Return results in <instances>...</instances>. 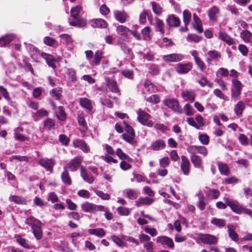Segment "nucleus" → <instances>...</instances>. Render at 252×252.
<instances>
[{"instance_id": "1", "label": "nucleus", "mask_w": 252, "mask_h": 252, "mask_svg": "<svg viewBox=\"0 0 252 252\" xmlns=\"http://www.w3.org/2000/svg\"><path fill=\"white\" fill-rule=\"evenodd\" d=\"M82 10V6L76 5L71 9V15L69 18V24L70 26L78 28H83L87 25L86 20L80 18V14Z\"/></svg>"}, {"instance_id": "2", "label": "nucleus", "mask_w": 252, "mask_h": 252, "mask_svg": "<svg viewBox=\"0 0 252 252\" xmlns=\"http://www.w3.org/2000/svg\"><path fill=\"white\" fill-rule=\"evenodd\" d=\"M137 120L142 125L149 127H152L153 126V122L151 120V116L145 111L138 109L137 111Z\"/></svg>"}, {"instance_id": "3", "label": "nucleus", "mask_w": 252, "mask_h": 252, "mask_svg": "<svg viewBox=\"0 0 252 252\" xmlns=\"http://www.w3.org/2000/svg\"><path fill=\"white\" fill-rule=\"evenodd\" d=\"M81 207L84 212L93 214H95L98 211L103 209L101 205H96L87 201L82 203Z\"/></svg>"}, {"instance_id": "4", "label": "nucleus", "mask_w": 252, "mask_h": 252, "mask_svg": "<svg viewBox=\"0 0 252 252\" xmlns=\"http://www.w3.org/2000/svg\"><path fill=\"white\" fill-rule=\"evenodd\" d=\"M224 200L234 213L238 215L242 213L244 206L241 205L238 201L228 197H224Z\"/></svg>"}, {"instance_id": "5", "label": "nucleus", "mask_w": 252, "mask_h": 252, "mask_svg": "<svg viewBox=\"0 0 252 252\" xmlns=\"http://www.w3.org/2000/svg\"><path fill=\"white\" fill-rule=\"evenodd\" d=\"M188 124L197 129H199L201 127L205 126V121L204 119L200 115H197L195 119L189 117L187 119Z\"/></svg>"}, {"instance_id": "6", "label": "nucleus", "mask_w": 252, "mask_h": 252, "mask_svg": "<svg viewBox=\"0 0 252 252\" xmlns=\"http://www.w3.org/2000/svg\"><path fill=\"white\" fill-rule=\"evenodd\" d=\"M197 236L198 240L205 244H216L218 240V238L217 237L209 234L200 233Z\"/></svg>"}, {"instance_id": "7", "label": "nucleus", "mask_w": 252, "mask_h": 252, "mask_svg": "<svg viewBox=\"0 0 252 252\" xmlns=\"http://www.w3.org/2000/svg\"><path fill=\"white\" fill-rule=\"evenodd\" d=\"M165 105L172 109L173 111L179 114L183 113V110L179 102L174 98L167 99L163 102Z\"/></svg>"}, {"instance_id": "8", "label": "nucleus", "mask_w": 252, "mask_h": 252, "mask_svg": "<svg viewBox=\"0 0 252 252\" xmlns=\"http://www.w3.org/2000/svg\"><path fill=\"white\" fill-rule=\"evenodd\" d=\"M83 160V157L82 156H79L74 158L72 159L66 166L67 168H69L71 171H76L78 167L80 166L82 161Z\"/></svg>"}, {"instance_id": "9", "label": "nucleus", "mask_w": 252, "mask_h": 252, "mask_svg": "<svg viewBox=\"0 0 252 252\" xmlns=\"http://www.w3.org/2000/svg\"><path fill=\"white\" fill-rule=\"evenodd\" d=\"M187 151L190 154L197 153L206 157L208 154V150L206 147L202 146H189L187 148Z\"/></svg>"}, {"instance_id": "10", "label": "nucleus", "mask_w": 252, "mask_h": 252, "mask_svg": "<svg viewBox=\"0 0 252 252\" xmlns=\"http://www.w3.org/2000/svg\"><path fill=\"white\" fill-rule=\"evenodd\" d=\"M164 61L168 62H178L181 61L184 58L183 55L181 54L173 53L163 56Z\"/></svg>"}, {"instance_id": "11", "label": "nucleus", "mask_w": 252, "mask_h": 252, "mask_svg": "<svg viewBox=\"0 0 252 252\" xmlns=\"http://www.w3.org/2000/svg\"><path fill=\"white\" fill-rule=\"evenodd\" d=\"M192 66V63H190L185 64L180 63L176 64L175 70L179 74H185L191 69Z\"/></svg>"}, {"instance_id": "12", "label": "nucleus", "mask_w": 252, "mask_h": 252, "mask_svg": "<svg viewBox=\"0 0 252 252\" xmlns=\"http://www.w3.org/2000/svg\"><path fill=\"white\" fill-rule=\"evenodd\" d=\"M55 161L53 158H42L39 160V164L48 171H51L55 164Z\"/></svg>"}, {"instance_id": "13", "label": "nucleus", "mask_w": 252, "mask_h": 252, "mask_svg": "<svg viewBox=\"0 0 252 252\" xmlns=\"http://www.w3.org/2000/svg\"><path fill=\"white\" fill-rule=\"evenodd\" d=\"M182 161L181 163V169L183 174L188 175L190 172V163L188 158L185 156L181 157Z\"/></svg>"}, {"instance_id": "14", "label": "nucleus", "mask_w": 252, "mask_h": 252, "mask_svg": "<svg viewBox=\"0 0 252 252\" xmlns=\"http://www.w3.org/2000/svg\"><path fill=\"white\" fill-rule=\"evenodd\" d=\"M114 16L115 19L121 23H125L128 18L127 14L123 10L114 11Z\"/></svg>"}, {"instance_id": "15", "label": "nucleus", "mask_w": 252, "mask_h": 252, "mask_svg": "<svg viewBox=\"0 0 252 252\" xmlns=\"http://www.w3.org/2000/svg\"><path fill=\"white\" fill-rule=\"evenodd\" d=\"M157 242L160 243L162 245H166L169 248L173 249L174 247V244L173 240L165 236L158 237L157 238Z\"/></svg>"}, {"instance_id": "16", "label": "nucleus", "mask_w": 252, "mask_h": 252, "mask_svg": "<svg viewBox=\"0 0 252 252\" xmlns=\"http://www.w3.org/2000/svg\"><path fill=\"white\" fill-rule=\"evenodd\" d=\"M73 145L75 148H80L84 153H88L90 151V147L83 140L75 139L73 141Z\"/></svg>"}, {"instance_id": "17", "label": "nucleus", "mask_w": 252, "mask_h": 252, "mask_svg": "<svg viewBox=\"0 0 252 252\" xmlns=\"http://www.w3.org/2000/svg\"><path fill=\"white\" fill-rule=\"evenodd\" d=\"M166 144L161 139H158L153 141L150 146L151 149L153 151H160L165 148Z\"/></svg>"}, {"instance_id": "18", "label": "nucleus", "mask_w": 252, "mask_h": 252, "mask_svg": "<svg viewBox=\"0 0 252 252\" xmlns=\"http://www.w3.org/2000/svg\"><path fill=\"white\" fill-rule=\"evenodd\" d=\"M41 56L46 61V63L49 66L54 69L56 67L55 63L56 60L52 55L43 52L41 53Z\"/></svg>"}, {"instance_id": "19", "label": "nucleus", "mask_w": 252, "mask_h": 252, "mask_svg": "<svg viewBox=\"0 0 252 252\" xmlns=\"http://www.w3.org/2000/svg\"><path fill=\"white\" fill-rule=\"evenodd\" d=\"M190 160L196 168L203 169L201 158L196 154H190Z\"/></svg>"}, {"instance_id": "20", "label": "nucleus", "mask_w": 252, "mask_h": 252, "mask_svg": "<svg viewBox=\"0 0 252 252\" xmlns=\"http://www.w3.org/2000/svg\"><path fill=\"white\" fill-rule=\"evenodd\" d=\"M34 225H32V231L34 236L37 240H40L42 237L41 223L39 221H35Z\"/></svg>"}, {"instance_id": "21", "label": "nucleus", "mask_w": 252, "mask_h": 252, "mask_svg": "<svg viewBox=\"0 0 252 252\" xmlns=\"http://www.w3.org/2000/svg\"><path fill=\"white\" fill-rule=\"evenodd\" d=\"M80 170L81 176L83 180L89 184H92L94 181V178L91 173L87 171L83 166L81 167Z\"/></svg>"}, {"instance_id": "22", "label": "nucleus", "mask_w": 252, "mask_h": 252, "mask_svg": "<svg viewBox=\"0 0 252 252\" xmlns=\"http://www.w3.org/2000/svg\"><path fill=\"white\" fill-rule=\"evenodd\" d=\"M123 194L130 199L134 200L137 198L139 193L135 189H127L123 191Z\"/></svg>"}, {"instance_id": "23", "label": "nucleus", "mask_w": 252, "mask_h": 252, "mask_svg": "<svg viewBox=\"0 0 252 252\" xmlns=\"http://www.w3.org/2000/svg\"><path fill=\"white\" fill-rule=\"evenodd\" d=\"M167 25L170 27H177L180 24L179 19L174 15H170L166 20Z\"/></svg>"}, {"instance_id": "24", "label": "nucleus", "mask_w": 252, "mask_h": 252, "mask_svg": "<svg viewBox=\"0 0 252 252\" xmlns=\"http://www.w3.org/2000/svg\"><path fill=\"white\" fill-rule=\"evenodd\" d=\"M219 38L221 40L226 43L229 45H233L235 44V41L231 37H230L225 32H220L218 33Z\"/></svg>"}, {"instance_id": "25", "label": "nucleus", "mask_w": 252, "mask_h": 252, "mask_svg": "<svg viewBox=\"0 0 252 252\" xmlns=\"http://www.w3.org/2000/svg\"><path fill=\"white\" fill-rule=\"evenodd\" d=\"M63 171L61 174V179L63 182L66 185H70L72 184L71 178L66 167H63Z\"/></svg>"}, {"instance_id": "26", "label": "nucleus", "mask_w": 252, "mask_h": 252, "mask_svg": "<svg viewBox=\"0 0 252 252\" xmlns=\"http://www.w3.org/2000/svg\"><path fill=\"white\" fill-rule=\"evenodd\" d=\"M92 26L94 28H106L108 26L107 23L102 19H93L91 21Z\"/></svg>"}, {"instance_id": "27", "label": "nucleus", "mask_w": 252, "mask_h": 252, "mask_svg": "<svg viewBox=\"0 0 252 252\" xmlns=\"http://www.w3.org/2000/svg\"><path fill=\"white\" fill-rule=\"evenodd\" d=\"M245 103L242 100L239 101L234 107V111L236 115L238 117L241 116L243 111L245 110Z\"/></svg>"}, {"instance_id": "28", "label": "nucleus", "mask_w": 252, "mask_h": 252, "mask_svg": "<svg viewBox=\"0 0 252 252\" xmlns=\"http://www.w3.org/2000/svg\"><path fill=\"white\" fill-rule=\"evenodd\" d=\"M88 232L90 235L96 236L98 237L102 238L106 235V232L102 228H96L94 229H90Z\"/></svg>"}, {"instance_id": "29", "label": "nucleus", "mask_w": 252, "mask_h": 252, "mask_svg": "<svg viewBox=\"0 0 252 252\" xmlns=\"http://www.w3.org/2000/svg\"><path fill=\"white\" fill-rule=\"evenodd\" d=\"M106 81L107 86L111 91L116 93L120 92V90L118 88L116 81L111 80L108 77L106 78Z\"/></svg>"}, {"instance_id": "30", "label": "nucleus", "mask_w": 252, "mask_h": 252, "mask_svg": "<svg viewBox=\"0 0 252 252\" xmlns=\"http://www.w3.org/2000/svg\"><path fill=\"white\" fill-rule=\"evenodd\" d=\"M154 201L153 199L148 197H140L136 202L135 205L138 207L142 205H149L152 204Z\"/></svg>"}, {"instance_id": "31", "label": "nucleus", "mask_w": 252, "mask_h": 252, "mask_svg": "<svg viewBox=\"0 0 252 252\" xmlns=\"http://www.w3.org/2000/svg\"><path fill=\"white\" fill-rule=\"evenodd\" d=\"M79 103L82 107L89 111H91L93 109L92 101L88 98H80Z\"/></svg>"}, {"instance_id": "32", "label": "nucleus", "mask_w": 252, "mask_h": 252, "mask_svg": "<svg viewBox=\"0 0 252 252\" xmlns=\"http://www.w3.org/2000/svg\"><path fill=\"white\" fill-rule=\"evenodd\" d=\"M156 31L158 32L162 35L165 33L164 24L163 22L158 18H155Z\"/></svg>"}, {"instance_id": "33", "label": "nucleus", "mask_w": 252, "mask_h": 252, "mask_svg": "<svg viewBox=\"0 0 252 252\" xmlns=\"http://www.w3.org/2000/svg\"><path fill=\"white\" fill-rule=\"evenodd\" d=\"M193 26L198 32L201 33L203 32V30L202 27L201 20L198 17L196 14H193V23H192Z\"/></svg>"}, {"instance_id": "34", "label": "nucleus", "mask_w": 252, "mask_h": 252, "mask_svg": "<svg viewBox=\"0 0 252 252\" xmlns=\"http://www.w3.org/2000/svg\"><path fill=\"white\" fill-rule=\"evenodd\" d=\"M17 242L22 247L26 249H31L32 246L29 244L28 241L22 238L20 235H17L15 236Z\"/></svg>"}, {"instance_id": "35", "label": "nucleus", "mask_w": 252, "mask_h": 252, "mask_svg": "<svg viewBox=\"0 0 252 252\" xmlns=\"http://www.w3.org/2000/svg\"><path fill=\"white\" fill-rule=\"evenodd\" d=\"M23 130V128L21 127H17L14 129V137L16 140L20 141H24L28 139L27 137L19 133L20 131H22Z\"/></svg>"}, {"instance_id": "36", "label": "nucleus", "mask_w": 252, "mask_h": 252, "mask_svg": "<svg viewBox=\"0 0 252 252\" xmlns=\"http://www.w3.org/2000/svg\"><path fill=\"white\" fill-rule=\"evenodd\" d=\"M145 90L149 93L156 92L157 89L156 86L149 80H146L144 83Z\"/></svg>"}, {"instance_id": "37", "label": "nucleus", "mask_w": 252, "mask_h": 252, "mask_svg": "<svg viewBox=\"0 0 252 252\" xmlns=\"http://www.w3.org/2000/svg\"><path fill=\"white\" fill-rule=\"evenodd\" d=\"M183 98L185 100L193 101L195 99L194 93L192 91H184L182 93Z\"/></svg>"}, {"instance_id": "38", "label": "nucleus", "mask_w": 252, "mask_h": 252, "mask_svg": "<svg viewBox=\"0 0 252 252\" xmlns=\"http://www.w3.org/2000/svg\"><path fill=\"white\" fill-rule=\"evenodd\" d=\"M9 200L11 202L18 204H25L26 203V199L21 196L11 195L9 197Z\"/></svg>"}, {"instance_id": "39", "label": "nucleus", "mask_w": 252, "mask_h": 252, "mask_svg": "<svg viewBox=\"0 0 252 252\" xmlns=\"http://www.w3.org/2000/svg\"><path fill=\"white\" fill-rule=\"evenodd\" d=\"M152 30L149 27H146L141 31L143 39L146 40H150L152 38Z\"/></svg>"}, {"instance_id": "40", "label": "nucleus", "mask_w": 252, "mask_h": 252, "mask_svg": "<svg viewBox=\"0 0 252 252\" xmlns=\"http://www.w3.org/2000/svg\"><path fill=\"white\" fill-rule=\"evenodd\" d=\"M228 235L230 238L235 242L238 241V235L235 232L234 226L229 224L227 225Z\"/></svg>"}, {"instance_id": "41", "label": "nucleus", "mask_w": 252, "mask_h": 252, "mask_svg": "<svg viewBox=\"0 0 252 252\" xmlns=\"http://www.w3.org/2000/svg\"><path fill=\"white\" fill-rule=\"evenodd\" d=\"M240 37L245 42H249L252 39V33L248 30H243L240 33Z\"/></svg>"}, {"instance_id": "42", "label": "nucleus", "mask_w": 252, "mask_h": 252, "mask_svg": "<svg viewBox=\"0 0 252 252\" xmlns=\"http://www.w3.org/2000/svg\"><path fill=\"white\" fill-rule=\"evenodd\" d=\"M15 37L13 34H7L0 38V46L2 47L9 43Z\"/></svg>"}, {"instance_id": "43", "label": "nucleus", "mask_w": 252, "mask_h": 252, "mask_svg": "<svg viewBox=\"0 0 252 252\" xmlns=\"http://www.w3.org/2000/svg\"><path fill=\"white\" fill-rule=\"evenodd\" d=\"M116 31L118 34L123 36H126L130 30L123 25H119L117 27Z\"/></svg>"}, {"instance_id": "44", "label": "nucleus", "mask_w": 252, "mask_h": 252, "mask_svg": "<svg viewBox=\"0 0 252 252\" xmlns=\"http://www.w3.org/2000/svg\"><path fill=\"white\" fill-rule=\"evenodd\" d=\"M123 139L128 143L133 145L136 143L135 134L124 133L122 135Z\"/></svg>"}, {"instance_id": "45", "label": "nucleus", "mask_w": 252, "mask_h": 252, "mask_svg": "<svg viewBox=\"0 0 252 252\" xmlns=\"http://www.w3.org/2000/svg\"><path fill=\"white\" fill-rule=\"evenodd\" d=\"M219 12V9L217 6L212 7L208 12V15L212 21L216 20V15Z\"/></svg>"}, {"instance_id": "46", "label": "nucleus", "mask_w": 252, "mask_h": 252, "mask_svg": "<svg viewBox=\"0 0 252 252\" xmlns=\"http://www.w3.org/2000/svg\"><path fill=\"white\" fill-rule=\"evenodd\" d=\"M219 169L221 174L227 176L229 174V169L228 166L223 163L218 162Z\"/></svg>"}, {"instance_id": "47", "label": "nucleus", "mask_w": 252, "mask_h": 252, "mask_svg": "<svg viewBox=\"0 0 252 252\" xmlns=\"http://www.w3.org/2000/svg\"><path fill=\"white\" fill-rule=\"evenodd\" d=\"M229 75V71L227 69L223 67L220 68L216 72L217 78L226 77Z\"/></svg>"}, {"instance_id": "48", "label": "nucleus", "mask_w": 252, "mask_h": 252, "mask_svg": "<svg viewBox=\"0 0 252 252\" xmlns=\"http://www.w3.org/2000/svg\"><path fill=\"white\" fill-rule=\"evenodd\" d=\"M103 53L101 51H97L94 54V56L93 60L92 61V63L95 65H98L100 62L101 58H102V55Z\"/></svg>"}, {"instance_id": "49", "label": "nucleus", "mask_w": 252, "mask_h": 252, "mask_svg": "<svg viewBox=\"0 0 252 252\" xmlns=\"http://www.w3.org/2000/svg\"><path fill=\"white\" fill-rule=\"evenodd\" d=\"M111 240L116 244L117 246L120 247H125L126 245V243L123 241L122 239L119 238L116 235H113L111 236Z\"/></svg>"}, {"instance_id": "50", "label": "nucleus", "mask_w": 252, "mask_h": 252, "mask_svg": "<svg viewBox=\"0 0 252 252\" xmlns=\"http://www.w3.org/2000/svg\"><path fill=\"white\" fill-rule=\"evenodd\" d=\"M152 9L155 14L160 15L162 12V8L158 3H156L155 1L151 2Z\"/></svg>"}, {"instance_id": "51", "label": "nucleus", "mask_w": 252, "mask_h": 252, "mask_svg": "<svg viewBox=\"0 0 252 252\" xmlns=\"http://www.w3.org/2000/svg\"><path fill=\"white\" fill-rule=\"evenodd\" d=\"M198 82L202 87H204L206 86L211 89L213 87V83L208 81L207 79L204 77H201L200 79L198 80Z\"/></svg>"}, {"instance_id": "52", "label": "nucleus", "mask_w": 252, "mask_h": 252, "mask_svg": "<svg viewBox=\"0 0 252 252\" xmlns=\"http://www.w3.org/2000/svg\"><path fill=\"white\" fill-rule=\"evenodd\" d=\"M211 222L217 227H222L225 225L226 221L223 219L213 218Z\"/></svg>"}, {"instance_id": "53", "label": "nucleus", "mask_w": 252, "mask_h": 252, "mask_svg": "<svg viewBox=\"0 0 252 252\" xmlns=\"http://www.w3.org/2000/svg\"><path fill=\"white\" fill-rule=\"evenodd\" d=\"M60 38L61 42L66 45L70 44L72 42L71 37L67 34H61L60 35Z\"/></svg>"}, {"instance_id": "54", "label": "nucleus", "mask_w": 252, "mask_h": 252, "mask_svg": "<svg viewBox=\"0 0 252 252\" xmlns=\"http://www.w3.org/2000/svg\"><path fill=\"white\" fill-rule=\"evenodd\" d=\"M208 197L213 199H217L220 195V192L218 189H209L206 192Z\"/></svg>"}, {"instance_id": "55", "label": "nucleus", "mask_w": 252, "mask_h": 252, "mask_svg": "<svg viewBox=\"0 0 252 252\" xmlns=\"http://www.w3.org/2000/svg\"><path fill=\"white\" fill-rule=\"evenodd\" d=\"M116 154L118 157L122 160H127L128 161L132 160L131 158L125 153H124L120 148L117 149Z\"/></svg>"}, {"instance_id": "56", "label": "nucleus", "mask_w": 252, "mask_h": 252, "mask_svg": "<svg viewBox=\"0 0 252 252\" xmlns=\"http://www.w3.org/2000/svg\"><path fill=\"white\" fill-rule=\"evenodd\" d=\"M183 21L185 26L189 25L190 21L191 15V13L188 10H185L183 11Z\"/></svg>"}, {"instance_id": "57", "label": "nucleus", "mask_w": 252, "mask_h": 252, "mask_svg": "<svg viewBox=\"0 0 252 252\" xmlns=\"http://www.w3.org/2000/svg\"><path fill=\"white\" fill-rule=\"evenodd\" d=\"M62 89L61 88H56L52 90L50 93L52 97L56 99H59L62 96Z\"/></svg>"}, {"instance_id": "58", "label": "nucleus", "mask_w": 252, "mask_h": 252, "mask_svg": "<svg viewBox=\"0 0 252 252\" xmlns=\"http://www.w3.org/2000/svg\"><path fill=\"white\" fill-rule=\"evenodd\" d=\"M231 82L233 87L232 89L242 91L243 85L238 79H232Z\"/></svg>"}, {"instance_id": "59", "label": "nucleus", "mask_w": 252, "mask_h": 252, "mask_svg": "<svg viewBox=\"0 0 252 252\" xmlns=\"http://www.w3.org/2000/svg\"><path fill=\"white\" fill-rule=\"evenodd\" d=\"M57 118L61 121H64L66 118V114L63 106H60L57 112Z\"/></svg>"}, {"instance_id": "60", "label": "nucleus", "mask_w": 252, "mask_h": 252, "mask_svg": "<svg viewBox=\"0 0 252 252\" xmlns=\"http://www.w3.org/2000/svg\"><path fill=\"white\" fill-rule=\"evenodd\" d=\"M208 55L211 59L216 61H219L221 57L220 54L216 50L209 51Z\"/></svg>"}, {"instance_id": "61", "label": "nucleus", "mask_w": 252, "mask_h": 252, "mask_svg": "<svg viewBox=\"0 0 252 252\" xmlns=\"http://www.w3.org/2000/svg\"><path fill=\"white\" fill-rule=\"evenodd\" d=\"M94 191V193L102 200H108L110 198V196L108 193H104L101 190L95 189Z\"/></svg>"}, {"instance_id": "62", "label": "nucleus", "mask_w": 252, "mask_h": 252, "mask_svg": "<svg viewBox=\"0 0 252 252\" xmlns=\"http://www.w3.org/2000/svg\"><path fill=\"white\" fill-rule=\"evenodd\" d=\"M149 11L147 10H143L139 15V23L141 24H145L147 21V16L148 15Z\"/></svg>"}, {"instance_id": "63", "label": "nucleus", "mask_w": 252, "mask_h": 252, "mask_svg": "<svg viewBox=\"0 0 252 252\" xmlns=\"http://www.w3.org/2000/svg\"><path fill=\"white\" fill-rule=\"evenodd\" d=\"M55 124L54 121L51 119H47L44 122V126L48 130H51L53 128L55 127Z\"/></svg>"}, {"instance_id": "64", "label": "nucleus", "mask_w": 252, "mask_h": 252, "mask_svg": "<svg viewBox=\"0 0 252 252\" xmlns=\"http://www.w3.org/2000/svg\"><path fill=\"white\" fill-rule=\"evenodd\" d=\"M184 109L185 111V114L187 116H192L195 113V110L189 103H187L185 105Z\"/></svg>"}]
</instances>
